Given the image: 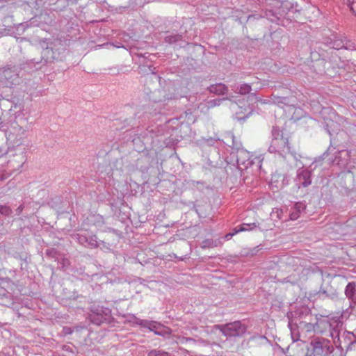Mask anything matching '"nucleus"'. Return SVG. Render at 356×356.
<instances>
[{"label":"nucleus","mask_w":356,"mask_h":356,"mask_svg":"<svg viewBox=\"0 0 356 356\" xmlns=\"http://www.w3.org/2000/svg\"><path fill=\"white\" fill-rule=\"evenodd\" d=\"M152 324V321L143 320L140 321V325L143 327L147 328Z\"/></svg>","instance_id":"obj_38"},{"label":"nucleus","mask_w":356,"mask_h":356,"mask_svg":"<svg viewBox=\"0 0 356 356\" xmlns=\"http://www.w3.org/2000/svg\"><path fill=\"white\" fill-rule=\"evenodd\" d=\"M11 208L7 205H0V216H9L12 213Z\"/></svg>","instance_id":"obj_28"},{"label":"nucleus","mask_w":356,"mask_h":356,"mask_svg":"<svg viewBox=\"0 0 356 356\" xmlns=\"http://www.w3.org/2000/svg\"><path fill=\"white\" fill-rule=\"evenodd\" d=\"M273 100L275 104H277L279 106H281L282 104H284V105L289 104V100L286 97H280V96L273 95Z\"/></svg>","instance_id":"obj_24"},{"label":"nucleus","mask_w":356,"mask_h":356,"mask_svg":"<svg viewBox=\"0 0 356 356\" xmlns=\"http://www.w3.org/2000/svg\"><path fill=\"white\" fill-rule=\"evenodd\" d=\"M261 161L259 157L257 156L252 159L250 153L243 149H238L236 152V163L241 170L247 169L254 164H257V167L260 168Z\"/></svg>","instance_id":"obj_10"},{"label":"nucleus","mask_w":356,"mask_h":356,"mask_svg":"<svg viewBox=\"0 0 356 356\" xmlns=\"http://www.w3.org/2000/svg\"><path fill=\"white\" fill-rule=\"evenodd\" d=\"M346 2L350 10L356 15V0H346Z\"/></svg>","instance_id":"obj_32"},{"label":"nucleus","mask_w":356,"mask_h":356,"mask_svg":"<svg viewBox=\"0 0 356 356\" xmlns=\"http://www.w3.org/2000/svg\"><path fill=\"white\" fill-rule=\"evenodd\" d=\"M310 58L316 63L313 65L317 73L323 74L326 73L325 65L326 60H330V52L323 49L321 47H318V51H312L310 54Z\"/></svg>","instance_id":"obj_8"},{"label":"nucleus","mask_w":356,"mask_h":356,"mask_svg":"<svg viewBox=\"0 0 356 356\" xmlns=\"http://www.w3.org/2000/svg\"><path fill=\"white\" fill-rule=\"evenodd\" d=\"M24 148H17L15 150L8 151L9 159L7 161L8 173L14 172L20 170L25 163L26 159Z\"/></svg>","instance_id":"obj_7"},{"label":"nucleus","mask_w":356,"mask_h":356,"mask_svg":"<svg viewBox=\"0 0 356 356\" xmlns=\"http://www.w3.org/2000/svg\"><path fill=\"white\" fill-rule=\"evenodd\" d=\"M250 97H254V98L257 100V97L255 96V94L252 93V94L250 95Z\"/></svg>","instance_id":"obj_48"},{"label":"nucleus","mask_w":356,"mask_h":356,"mask_svg":"<svg viewBox=\"0 0 356 356\" xmlns=\"http://www.w3.org/2000/svg\"><path fill=\"white\" fill-rule=\"evenodd\" d=\"M323 44L330 49L356 50V43L342 35L331 34L329 37H325Z\"/></svg>","instance_id":"obj_6"},{"label":"nucleus","mask_w":356,"mask_h":356,"mask_svg":"<svg viewBox=\"0 0 356 356\" xmlns=\"http://www.w3.org/2000/svg\"><path fill=\"white\" fill-rule=\"evenodd\" d=\"M225 99V98L211 99L208 102V107L212 108V107H215L216 106H219L220 104V103Z\"/></svg>","instance_id":"obj_31"},{"label":"nucleus","mask_w":356,"mask_h":356,"mask_svg":"<svg viewBox=\"0 0 356 356\" xmlns=\"http://www.w3.org/2000/svg\"><path fill=\"white\" fill-rule=\"evenodd\" d=\"M2 30H3V31H6V28H4V29H3Z\"/></svg>","instance_id":"obj_53"},{"label":"nucleus","mask_w":356,"mask_h":356,"mask_svg":"<svg viewBox=\"0 0 356 356\" xmlns=\"http://www.w3.org/2000/svg\"><path fill=\"white\" fill-rule=\"evenodd\" d=\"M64 330H65V334H71L72 333L71 328H70V327H65Z\"/></svg>","instance_id":"obj_45"},{"label":"nucleus","mask_w":356,"mask_h":356,"mask_svg":"<svg viewBox=\"0 0 356 356\" xmlns=\"http://www.w3.org/2000/svg\"><path fill=\"white\" fill-rule=\"evenodd\" d=\"M133 318H134V323L135 324H136V325H140V321H143V319H140V318H137V317H136V316H133Z\"/></svg>","instance_id":"obj_44"},{"label":"nucleus","mask_w":356,"mask_h":356,"mask_svg":"<svg viewBox=\"0 0 356 356\" xmlns=\"http://www.w3.org/2000/svg\"><path fill=\"white\" fill-rule=\"evenodd\" d=\"M62 350L67 352V355L70 354V350H72V348L67 345H63Z\"/></svg>","instance_id":"obj_42"},{"label":"nucleus","mask_w":356,"mask_h":356,"mask_svg":"<svg viewBox=\"0 0 356 356\" xmlns=\"http://www.w3.org/2000/svg\"><path fill=\"white\" fill-rule=\"evenodd\" d=\"M306 208V206L302 202H296L291 209L290 211V219L291 220H297L299 216L300 213L303 211Z\"/></svg>","instance_id":"obj_17"},{"label":"nucleus","mask_w":356,"mask_h":356,"mask_svg":"<svg viewBox=\"0 0 356 356\" xmlns=\"http://www.w3.org/2000/svg\"><path fill=\"white\" fill-rule=\"evenodd\" d=\"M257 227V225L255 222L252 223H243L239 227H237L234 228L233 233H229L226 235V237L228 236H232L234 234L241 232H245V231H250L252 230Z\"/></svg>","instance_id":"obj_20"},{"label":"nucleus","mask_w":356,"mask_h":356,"mask_svg":"<svg viewBox=\"0 0 356 356\" xmlns=\"http://www.w3.org/2000/svg\"><path fill=\"white\" fill-rule=\"evenodd\" d=\"M6 121H8V119L6 120ZM9 124H8V122H6V123H4L2 120H1V118H0V129L1 130H3L5 131H7V127L8 126Z\"/></svg>","instance_id":"obj_40"},{"label":"nucleus","mask_w":356,"mask_h":356,"mask_svg":"<svg viewBox=\"0 0 356 356\" xmlns=\"http://www.w3.org/2000/svg\"><path fill=\"white\" fill-rule=\"evenodd\" d=\"M40 46L42 49L41 60L40 61H36L35 59H33L36 63H42L43 64H48L61 60L62 54L65 50L61 40L58 39L54 40L53 41L44 39L40 42Z\"/></svg>","instance_id":"obj_4"},{"label":"nucleus","mask_w":356,"mask_h":356,"mask_svg":"<svg viewBox=\"0 0 356 356\" xmlns=\"http://www.w3.org/2000/svg\"><path fill=\"white\" fill-rule=\"evenodd\" d=\"M209 90L210 92L217 95H224L227 91V87L225 84L220 83L211 85L209 87Z\"/></svg>","instance_id":"obj_21"},{"label":"nucleus","mask_w":356,"mask_h":356,"mask_svg":"<svg viewBox=\"0 0 356 356\" xmlns=\"http://www.w3.org/2000/svg\"><path fill=\"white\" fill-rule=\"evenodd\" d=\"M231 108L235 112L236 118L238 121L245 120L252 112V108L249 106H239L237 103H233Z\"/></svg>","instance_id":"obj_12"},{"label":"nucleus","mask_w":356,"mask_h":356,"mask_svg":"<svg viewBox=\"0 0 356 356\" xmlns=\"http://www.w3.org/2000/svg\"><path fill=\"white\" fill-rule=\"evenodd\" d=\"M337 124L334 122L333 121H330V122H325V129L328 132L330 135H332V132H337L339 129L337 128Z\"/></svg>","instance_id":"obj_25"},{"label":"nucleus","mask_w":356,"mask_h":356,"mask_svg":"<svg viewBox=\"0 0 356 356\" xmlns=\"http://www.w3.org/2000/svg\"><path fill=\"white\" fill-rule=\"evenodd\" d=\"M0 76L1 81H4L8 86L14 84L18 79L16 71L10 67L4 68L0 74Z\"/></svg>","instance_id":"obj_14"},{"label":"nucleus","mask_w":356,"mask_h":356,"mask_svg":"<svg viewBox=\"0 0 356 356\" xmlns=\"http://www.w3.org/2000/svg\"><path fill=\"white\" fill-rule=\"evenodd\" d=\"M76 239L82 245L87 246L86 243L88 241L87 236L85 234H76L75 236Z\"/></svg>","instance_id":"obj_30"},{"label":"nucleus","mask_w":356,"mask_h":356,"mask_svg":"<svg viewBox=\"0 0 356 356\" xmlns=\"http://www.w3.org/2000/svg\"><path fill=\"white\" fill-rule=\"evenodd\" d=\"M346 350H352L356 344V334L353 332H344L343 334Z\"/></svg>","instance_id":"obj_16"},{"label":"nucleus","mask_w":356,"mask_h":356,"mask_svg":"<svg viewBox=\"0 0 356 356\" xmlns=\"http://www.w3.org/2000/svg\"><path fill=\"white\" fill-rule=\"evenodd\" d=\"M345 295L353 303L356 305V283L349 282L345 289Z\"/></svg>","instance_id":"obj_18"},{"label":"nucleus","mask_w":356,"mask_h":356,"mask_svg":"<svg viewBox=\"0 0 356 356\" xmlns=\"http://www.w3.org/2000/svg\"><path fill=\"white\" fill-rule=\"evenodd\" d=\"M159 325H160L159 323L152 321V324L150 326H149L148 329L150 331L154 332L155 333V334L161 336V335H162V334L160 332L156 330L158 326H159Z\"/></svg>","instance_id":"obj_33"},{"label":"nucleus","mask_w":356,"mask_h":356,"mask_svg":"<svg viewBox=\"0 0 356 356\" xmlns=\"http://www.w3.org/2000/svg\"><path fill=\"white\" fill-rule=\"evenodd\" d=\"M272 139L268 151L280 157L286 159L288 155H291L297 160L296 153L291 149L289 143V137L285 134L277 126H273L272 129Z\"/></svg>","instance_id":"obj_3"},{"label":"nucleus","mask_w":356,"mask_h":356,"mask_svg":"<svg viewBox=\"0 0 356 356\" xmlns=\"http://www.w3.org/2000/svg\"><path fill=\"white\" fill-rule=\"evenodd\" d=\"M88 241L86 243L87 246L91 248H95L99 246V242L96 235H91L87 236Z\"/></svg>","instance_id":"obj_23"},{"label":"nucleus","mask_w":356,"mask_h":356,"mask_svg":"<svg viewBox=\"0 0 356 356\" xmlns=\"http://www.w3.org/2000/svg\"><path fill=\"white\" fill-rule=\"evenodd\" d=\"M307 325L308 330H309L312 328L314 329V325L312 323H308Z\"/></svg>","instance_id":"obj_47"},{"label":"nucleus","mask_w":356,"mask_h":356,"mask_svg":"<svg viewBox=\"0 0 356 356\" xmlns=\"http://www.w3.org/2000/svg\"><path fill=\"white\" fill-rule=\"evenodd\" d=\"M182 40V35L181 34H173L165 38V41L170 44L175 43Z\"/></svg>","instance_id":"obj_26"},{"label":"nucleus","mask_w":356,"mask_h":356,"mask_svg":"<svg viewBox=\"0 0 356 356\" xmlns=\"http://www.w3.org/2000/svg\"><path fill=\"white\" fill-rule=\"evenodd\" d=\"M215 246H216V244L213 239H205L201 243L202 248H211Z\"/></svg>","instance_id":"obj_29"},{"label":"nucleus","mask_w":356,"mask_h":356,"mask_svg":"<svg viewBox=\"0 0 356 356\" xmlns=\"http://www.w3.org/2000/svg\"><path fill=\"white\" fill-rule=\"evenodd\" d=\"M231 88L236 93H238L242 95L249 94L252 90L251 85L245 83L240 85L234 83V85H231Z\"/></svg>","instance_id":"obj_19"},{"label":"nucleus","mask_w":356,"mask_h":356,"mask_svg":"<svg viewBox=\"0 0 356 356\" xmlns=\"http://www.w3.org/2000/svg\"><path fill=\"white\" fill-rule=\"evenodd\" d=\"M297 3H293L289 1L280 3V5L274 10L266 9L263 15L259 17H266L270 22L286 26L285 21L289 23L295 20L300 15Z\"/></svg>","instance_id":"obj_2"},{"label":"nucleus","mask_w":356,"mask_h":356,"mask_svg":"<svg viewBox=\"0 0 356 356\" xmlns=\"http://www.w3.org/2000/svg\"><path fill=\"white\" fill-rule=\"evenodd\" d=\"M24 206L23 204H21L15 210L16 211V214L17 216L20 215L22 212V211L24 210Z\"/></svg>","instance_id":"obj_41"},{"label":"nucleus","mask_w":356,"mask_h":356,"mask_svg":"<svg viewBox=\"0 0 356 356\" xmlns=\"http://www.w3.org/2000/svg\"><path fill=\"white\" fill-rule=\"evenodd\" d=\"M90 320L93 324L101 325L109 321L111 310L102 306H93L90 309Z\"/></svg>","instance_id":"obj_11"},{"label":"nucleus","mask_w":356,"mask_h":356,"mask_svg":"<svg viewBox=\"0 0 356 356\" xmlns=\"http://www.w3.org/2000/svg\"><path fill=\"white\" fill-rule=\"evenodd\" d=\"M251 17H255V18H259L258 15H254L252 16H249V18H251Z\"/></svg>","instance_id":"obj_49"},{"label":"nucleus","mask_w":356,"mask_h":356,"mask_svg":"<svg viewBox=\"0 0 356 356\" xmlns=\"http://www.w3.org/2000/svg\"><path fill=\"white\" fill-rule=\"evenodd\" d=\"M8 151L6 149L0 147V160L3 159V161H5V159H3V157L6 154H8Z\"/></svg>","instance_id":"obj_39"},{"label":"nucleus","mask_w":356,"mask_h":356,"mask_svg":"<svg viewBox=\"0 0 356 356\" xmlns=\"http://www.w3.org/2000/svg\"><path fill=\"white\" fill-rule=\"evenodd\" d=\"M296 181L298 184L303 187L309 186L312 183L311 172L307 169L300 168L297 172Z\"/></svg>","instance_id":"obj_15"},{"label":"nucleus","mask_w":356,"mask_h":356,"mask_svg":"<svg viewBox=\"0 0 356 356\" xmlns=\"http://www.w3.org/2000/svg\"><path fill=\"white\" fill-rule=\"evenodd\" d=\"M70 264V261L67 259H63L62 260V265H63V267H65V266H69Z\"/></svg>","instance_id":"obj_43"},{"label":"nucleus","mask_w":356,"mask_h":356,"mask_svg":"<svg viewBox=\"0 0 356 356\" xmlns=\"http://www.w3.org/2000/svg\"><path fill=\"white\" fill-rule=\"evenodd\" d=\"M320 324L321 325H323L324 326V327L327 328L328 327L329 328V336L331 337L332 338L334 339V338H338V339H339V331L335 329L334 327H332V323L328 321V320H323L320 322Z\"/></svg>","instance_id":"obj_22"},{"label":"nucleus","mask_w":356,"mask_h":356,"mask_svg":"<svg viewBox=\"0 0 356 356\" xmlns=\"http://www.w3.org/2000/svg\"><path fill=\"white\" fill-rule=\"evenodd\" d=\"M330 149V147L327 149V150L321 156L322 159H325V156L328 154V151Z\"/></svg>","instance_id":"obj_46"},{"label":"nucleus","mask_w":356,"mask_h":356,"mask_svg":"<svg viewBox=\"0 0 356 356\" xmlns=\"http://www.w3.org/2000/svg\"><path fill=\"white\" fill-rule=\"evenodd\" d=\"M10 176V173L6 170H0V181L5 180Z\"/></svg>","instance_id":"obj_37"},{"label":"nucleus","mask_w":356,"mask_h":356,"mask_svg":"<svg viewBox=\"0 0 356 356\" xmlns=\"http://www.w3.org/2000/svg\"><path fill=\"white\" fill-rule=\"evenodd\" d=\"M216 327L223 335L229 337H241L246 331V326L238 321L225 325H218Z\"/></svg>","instance_id":"obj_9"},{"label":"nucleus","mask_w":356,"mask_h":356,"mask_svg":"<svg viewBox=\"0 0 356 356\" xmlns=\"http://www.w3.org/2000/svg\"><path fill=\"white\" fill-rule=\"evenodd\" d=\"M147 356H169V353L160 349H153L147 352Z\"/></svg>","instance_id":"obj_27"},{"label":"nucleus","mask_w":356,"mask_h":356,"mask_svg":"<svg viewBox=\"0 0 356 356\" xmlns=\"http://www.w3.org/2000/svg\"><path fill=\"white\" fill-rule=\"evenodd\" d=\"M289 181L287 175L276 172L271 176L270 186L271 188L281 189L289 184Z\"/></svg>","instance_id":"obj_13"},{"label":"nucleus","mask_w":356,"mask_h":356,"mask_svg":"<svg viewBox=\"0 0 356 356\" xmlns=\"http://www.w3.org/2000/svg\"><path fill=\"white\" fill-rule=\"evenodd\" d=\"M186 341H192L191 338H186Z\"/></svg>","instance_id":"obj_50"},{"label":"nucleus","mask_w":356,"mask_h":356,"mask_svg":"<svg viewBox=\"0 0 356 356\" xmlns=\"http://www.w3.org/2000/svg\"><path fill=\"white\" fill-rule=\"evenodd\" d=\"M305 311L307 312V314H309V309H305Z\"/></svg>","instance_id":"obj_51"},{"label":"nucleus","mask_w":356,"mask_h":356,"mask_svg":"<svg viewBox=\"0 0 356 356\" xmlns=\"http://www.w3.org/2000/svg\"><path fill=\"white\" fill-rule=\"evenodd\" d=\"M157 79H161V77H160L159 76H157Z\"/></svg>","instance_id":"obj_54"},{"label":"nucleus","mask_w":356,"mask_h":356,"mask_svg":"<svg viewBox=\"0 0 356 356\" xmlns=\"http://www.w3.org/2000/svg\"><path fill=\"white\" fill-rule=\"evenodd\" d=\"M307 355L309 356H341L337 354L335 348L329 340L314 339L307 346Z\"/></svg>","instance_id":"obj_5"},{"label":"nucleus","mask_w":356,"mask_h":356,"mask_svg":"<svg viewBox=\"0 0 356 356\" xmlns=\"http://www.w3.org/2000/svg\"><path fill=\"white\" fill-rule=\"evenodd\" d=\"M318 296L320 298L324 299L325 298H330V295L323 289L321 288L318 292Z\"/></svg>","instance_id":"obj_35"},{"label":"nucleus","mask_w":356,"mask_h":356,"mask_svg":"<svg viewBox=\"0 0 356 356\" xmlns=\"http://www.w3.org/2000/svg\"><path fill=\"white\" fill-rule=\"evenodd\" d=\"M110 230L113 232H115L114 229H110Z\"/></svg>","instance_id":"obj_52"},{"label":"nucleus","mask_w":356,"mask_h":356,"mask_svg":"<svg viewBox=\"0 0 356 356\" xmlns=\"http://www.w3.org/2000/svg\"><path fill=\"white\" fill-rule=\"evenodd\" d=\"M46 254L49 257H52L56 259H58V252L56 250H55L54 248L47 250Z\"/></svg>","instance_id":"obj_34"},{"label":"nucleus","mask_w":356,"mask_h":356,"mask_svg":"<svg viewBox=\"0 0 356 356\" xmlns=\"http://www.w3.org/2000/svg\"><path fill=\"white\" fill-rule=\"evenodd\" d=\"M8 124H9L6 131L8 132L6 134L8 140H10L13 145L20 146L27 137L29 129L28 118L22 111L15 113H9Z\"/></svg>","instance_id":"obj_1"},{"label":"nucleus","mask_w":356,"mask_h":356,"mask_svg":"<svg viewBox=\"0 0 356 356\" xmlns=\"http://www.w3.org/2000/svg\"><path fill=\"white\" fill-rule=\"evenodd\" d=\"M8 232V229L4 225L3 220H0V236L4 235Z\"/></svg>","instance_id":"obj_36"}]
</instances>
